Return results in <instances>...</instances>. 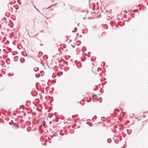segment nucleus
<instances>
[{"label": "nucleus", "mask_w": 148, "mask_h": 148, "mask_svg": "<svg viewBox=\"0 0 148 148\" xmlns=\"http://www.w3.org/2000/svg\"><path fill=\"white\" fill-rule=\"evenodd\" d=\"M46 122L45 121H43L42 123V124L43 126H45V125Z\"/></svg>", "instance_id": "1"}, {"label": "nucleus", "mask_w": 148, "mask_h": 148, "mask_svg": "<svg viewBox=\"0 0 148 148\" xmlns=\"http://www.w3.org/2000/svg\"><path fill=\"white\" fill-rule=\"evenodd\" d=\"M15 125H17L18 127H19V125H18L16 123H15Z\"/></svg>", "instance_id": "2"}, {"label": "nucleus", "mask_w": 148, "mask_h": 148, "mask_svg": "<svg viewBox=\"0 0 148 148\" xmlns=\"http://www.w3.org/2000/svg\"><path fill=\"white\" fill-rule=\"evenodd\" d=\"M94 96H96V95H93V97H94Z\"/></svg>", "instance_id": "3"}, {"label": "nucleus", "mask_w": 148, "mask_h": 148, "mask_svg": "<svg viewBox=\"0 0 148 148\" xmlns=\"http://www.w3.org/2000/svg\"><path fill=\"white\" fill-rule=\"evenodd\" d=\"M48 67L49 68V66H48Z\"/></svg>", "instance_id": "4"}, {"label": "nucleus", "mask_w": 148, "mask_h": 148, "mask_svg": "<svg viewBox=\"0 0 148 148\" xmlns=\"http://www.w3.org/2000/svg\"><path fill=\"white\" fill-rule=\"evenodd\" d=\"M92 69H93V67H92Z\"/></svg>", "instance_id": "5"}]
</instances>
